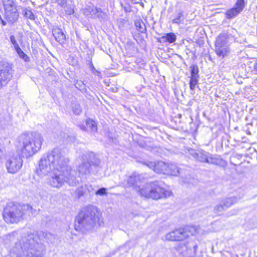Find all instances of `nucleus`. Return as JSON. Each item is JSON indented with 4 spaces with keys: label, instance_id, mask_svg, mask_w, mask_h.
<instances>
[{
    "label": "nucleus",
    "instance_id": "1",
    "mask_svg": "<svg viewBox=\"0 0 257 257\" xmlns=\"http://www.w3.org/2000/svg\"><path fill=\"white\" fill-rule=\"evenodd\" d=\"M69 162L61 149L55 148L42 157L37 173L39 176L49 175L48 184L53 188L59 189L65 183L75 186L78 180L74 176V171L68 165Z\"/></svg>",
    "mask_w": 257,
    "mask_h": 257
},
{
    "label": "nucleus",
    "instance_id": "2",
    "mask_svg": "<svg viewBox=\"0 0 257 257\" xmlns=\"http://www.w3.org/2000/svg\"><path fill=\"white\" fill-rule=\"evenodd\" d=\"M103 218L97 207L89 206L81 211L75 219V228L78 231L90 230L103 224Z\"/></svg>",
    "mask_w": 257,
    "mask_h": 257
},
{
    "label": "nucleus",
    "instance_id": "3",
    "mask_svg": "<svg viewBox=\"0 0 257 257\" xmlns=\"http://www.w3.org/2000/svg\"><path fill=\"white\" fill-rule=\"evenodd\" d=\"M42 250L41 244L38 242V237L30 234L17 243L10 254L12 257H42Z\"/></svg>",
    "mask_w": 257,
    "mask_h": 257
},
{
    "label": "nucleus",
    "instance_id": "4",
    "mask_svg": "<svg viewBox=\"0 0 257 257\" xmlns=\"http://www.w3.org/2000/svg\"><path fill=\"white\" fill-rule=\"evenodd\" d=\"M18 147L22 156L28 158L33 156L40 150L43 138L41 134L34 132L21 135L18 138Z\"/></svg>",
    "mask_w": 257,
    "mask_h": 257
},
{
    "label": "nucleus",
    "instance_id": "5",
    "mask_svg": "<svg viewBox=\"0 0 257 257\" xmlns=\"http://www.w3.org/2000/svg\"><path fill=\"white\" fill-rule=\"evenodd\" d=\"M164 183L161 181L148 183L138 190L140 194L145 198L158 200L170 196L172 193L165 189Z\"/></svg>",
    "mask_w": 257,
    "mask_h": 257
},
{
    "label": "nucleus",
    "instance_id": "6",
    "mask_svg": "<svg viewBox=\"0 0 257 257\" xmlns=\"http://www.w3.org/2000/svg\"><path fill=\"white\" fill-rule=\"evenodd\" d=\"M35 210L29 204H13L9 209H6L4 213V218L8 223L19 222L26 213L33 214Z\"/></svg>",
    "mask_w": 257,
    "mask_h": 257
},
{
    "label": "nucleus",
    "instance_id": "7",
    "mask_svg": "<svg viewBox=\"0 0 257 257\" xmlns=\"http://www.w3.org/2000/svg\"><path fill=\"white\" fill-rule=\"evenodd\" d=\"M77 161L79 164L77 170L80 177L89 174L91 165H97L99 163L93 153L83 155L78 158Z\"/></svg>",
    "mask_w": 257,
    "mask_h": 257
},
{
    "label": "nucleus",
    "instance_id": "8",
    "mask_svg": "<svg viewBox=\"0 0 257 257\" xmlns=\"http://www.w3.org/2000/svg\"><path fill=\"white\" fill-rule=\"evenodd\" d=\"M228 38L227 33H221L215 43V53L217 56L224 58L230 53L228 45Z\"/></svg>",
    "mask_w": 257,
    "mask_h": 257
},
{
    "label": "nucleus",
    "instance_id": "9",
    "mask_svg": "<svg viewBox=\"0 0 257 257\" xmlns=\"http://www.w3.org/2000/svg\"><path fill=\"white\" fill-rule=\"evenodd\" d=\"M23 163L21 157L19 154H14L7 159L6 169L9 173L15 174L21 169Z\"/></svg>",
    "mask_w": 257,
    "mask_h": 257
},
{
    "label": "nucleus",
    "instance_id": "10",
    "mask_svg": "<svg viewBox=\"0 0 257 257\" xmlns=\"http://www.w3.org/2000/svg\"><path fill=\"white\" fill-rule=\"evenodd\" d=\"M243 197V194L238 196H232L223 199L220 203L215 207L214 210L217 213H220L231 207L232 205L238 202Z\"/></svg>",
    "mask_w": 257,
    "mask_h": 257
},
{
    "label": "nucleus",
    "instance_id": "11",
    "mask_svg": "<svg viewBox=\"0 0 257 257\" xmlns=\"http://www.w3.org/2000/svg\"><path fill=\"white\" fill-rule=\"evenodd\" d=\"M11 66L7 62H0V88L6 85L12 77Z\"/></svg>",
    "mask_w": 257,
    "mask_h": 257
},
{
    "label": "nucleus",
    "instance_id": "12",
    "mask_svg": "<svg viewBox=\"0 0 257 257\" xmlns=\"http://www.w3.org/2000/svg\"><path fill=\"white\" fill-rule=\"evenodd\" d=\"M144 164L157 173L166 174V173H168L167 171L168 164L163 162H148Z\"/></svg>",
    "mask_w": 257,
    "mask_h": 257
},
{
    "label": "nucleus",
    "instance_id": "13",
    "mask_svg": "<svg viewBox=\"0 0 257 257\" xmlns=\"http://www.w3.org/2000/svg\"><path fill=\"white\" fill-rule=\"evenodd\" d=\"M244 7V0H237L234 5V7L226 12V18L228 19H231L237 16L242 11Z\"/></svg>",
    "mask_w": 257,
    "mask_h": 257
},
{
    "label": "nucleus",
    "instance_id": "14",
    "mask_svg": "<svg viewBox=\"0 0 257 257\" xmlns=\"http://www.w3.org/2000/svg\"><path fill=\"white\" fill-rule=\"evenodd\" d=\"M188 152L189 154L197 161L202 163H208L209 160V158H210V153L203 150L197 152L192 149H188Z\"/></svg>",
    "mask_w": 257,
    "mask_h": 257
},
{
    "label": "nucleus",
    "instance_id": "15",
    "mask_svg": "<svg viewBox=\"0 0 257 257\" xmlns=\"http://www.w3.org/2000/svg\"><path fill=\"white\" fill-rule=\"evenodd\" d=\"M4 8L7 16L13 14L15 18H17L18 15L16 12V6L13 0H2Z\"/></svg>",
    "mask_w": 257,
    "mask_h": 257
},
{
    "label": "nucleus",
    "instance_id": "16",
    "mask_svg": "<svg viewBox=\"0 0 257 257\" xmlns=\"http://www.w3.org/2000/svg\"><path fill=\"white\" fill-rule=\"evenodd\" d=\"M194 227L191 228L189 231L187 229L180 228L174 230V232H178L175 234V238H176V241H180L185 239L190 236V235H192L193 233H190V231L191 230H194Z\"/></svg>",
    "mask_w": 257,
    "mask_h": 257
},
{
    "label": "nucleus",
    "instance_id": "17",
    "mask_svg": "<svg viewBox=\"0 0 257 257\" xmlns=\"http://www.w3.org/2000/svg\"><path fill=\"white\" fill-rule=\"evenodd\" d=\"M142 177L141 175L134 173L132 175L130 176L127 179V186H138L139 182L142 181Z\"/></svg>",
    "mask_w": 257,
    "mask_h": 257
},
{
    "label": "nucleus",
    "instance_id": "18",
    "mask_svg": "<svg viewBox=\"0 0 257 257\" xmlns=\"http://www.w3.org/2000/svg\"><path fill=\"white\" fill-rule=\"evenodd\" d=\"M208 164H214L220 166H224L226 165V162L222 158L219 157H215L210 154V156Z\"/></svg>",
    "mask_w": 257,
    "mask_h": 257
},
{
    "label": "nucleus",
    "instance_id": "19",
    "mask_svg": "<svg viewBox=\"0 0 257 257\" xmlns=\"http://www.w3.org/2000/svg\"><path fill=\"white\" fill-rule=\"evenodd\" d=\"M208 164H214L220 166H224L226 165V162L222 158L219 157H215L210 154V156Z\"/></svg>",
    "mask_w": 257,
    "mask_h": 257
},
{
    "label": "nucleus",
    "instance_id": "20",
    "mask_svg": "<svg viewBox=\"0 0 257 257\" xmlns=\"http://www.w3.org/2000/svg\"><path fill=\"white\" fill-rule=\"evenodd\" d=\"M176 37L174 33H166L165 36H162L160 39L161 43L168 42L169 43H173L175 41Z\"/></svg>",
    "mask_w": 257,
    "mask_h": 257
},
{
    "label": "nucleus",
    "instance_id": "21",
    "mask_svg": "<svg viewBox=\"0 0 257 257\" xmlns=\"http://www.w3.org/2000/svg\"><path fill=\"white\" fill-rule=\"evenodd\" d=\"M187 252L185 254L187 257H193L195 255L197 250V245L195 243H192V245H189L186 247Z\"/></svg>",
    "mask_w": 257,
    "mask_h": 257
},
{
    "label": "nucleus",
    "instance_id": "22",
    "mask_svg": "<svg viewBox=\"0 0 257 257\" xmlns=\"http://www.w3.org/2000/svg\"><path fill=\"white\" fill-rule=\"evenodd\" d=\"M167 171L168 173H166V174L172 176H177L179 173L178 167L176 165L173 164L168 165Z\"/></svg>",
    "mask_w": 257,
    "mask_h": 257
},
{
    "label": "nucleus",
    "instance_id": "23",
    "mask_svg": "<svg viewBox=\"0 0 257 257\" xmlns=\"http://www.w3.org/2000/svg\"><path fill=\"white\" fill-rule=\"evenodd\" d=\"M135 25L136 29L139 32H145L146 31V25L143 21L141 19H138L135 21Z\"/></svg>",
    "mask_w": 257,
    "mask_h": 257
},
{
    "label": "nucleus",
    "instance_id": "24",
    "mask_svg": "<svg viewBox=\"0 0 257 257\" xmlns=\"http://www.w3.org/2000/svg\"><path fill=\"white\" fill-rule=\"evenodd\" d=\"M178 233V232H174V230L171 231L167 233L164 237L162 238L163 240H168L175 241H176V238H175V234Z\"/></svg>",
    "mask_w": 257,
    "mask_h": 257
},
{
    "label": "nucleus",
    "instance_id": "25",
    "mask_svg": "<svg viewBox=\"0 0 257 257\" xmlns=\"http://www.w3.org/2000/svg\"><path fill=\"white\" fill-rule=\"evenodd\" d=\"M55 40L61 44L64 43L66 40V36L64 33H52Z\"/></svg>",
    "mask_w": 257,
    "mask_h": 257
},
{
    "label": "nucleus",
    "instance_id": "26",
    "mask_svg": "<svg viewBox=\"0 0 257 257\" xmlns=\"http://www.w3.org/2000/svg\"><path fill=\"white\" fill-rule=\"evenodd\" d=\"M86 126L92 132H96L97 131V126L96 122L91 119H88L86 121Z\"/></svg>",
    "mask_w": 257,
    "mask_h": 257
},
{
    "label": "nucleus",
    "instance_id": "27",
    "mask_svg": "<svg viewBox=\"0 0 257 257\" xmlns=\"http://www.w3.org/2000/svg\"><path fill=\"white\" fill-rule=\"evenodd\" d=\"M198 83V77H190L189 86L191 90H194Z\"/></svg>",
    "mask_w": 257,
    "mask_h": 257
},
{
    "label": "nucleus",
    "instance_id": "28",
    "mask_svg": "<svg viewBox=\"0 0 257 257\" xmlns=\"http://www.w3.org/2000/svg\"><path fill=\"white\" fill-rule=\"evenodd\" d=\"M184 20L182 12H179L176 17L172 19V22L175 24H179Z\"/></svg>",
    "mask_w": 257,
    "mask_h": 257
},
{
    "label": "nucleus",
    "instance_id": "29",
    "mask_svg": "<svg viewBox=\"0 0 257 257\" xmlns=\"http://www.w3.org/2000/svg\"><path fill=\"white\" fill-rule=\"evenodd\" d=\"M25 16L30 20H35V16L31 10H26L25 11Z\"/></svg>",
    "mask_w": 257,
    "mask_h": 257
},
{
    "label": "nucleus",
    "instance_id": "30",
    "mask_svg": "<svg viewBox=\"0 0 257 257\" xmlns=\"http://www.w3.org/2000/svg\"><path fill=\"white\" fill-rule=\"evenodd\" d=\"M15 50L19 55V56L23 59H25L26 57H27V56L24 53V52L21 49L20 47H18L15 48Z\"/></svg>",
    "mask_w": 257,
    "mask_h": 257
},
{
    "label": "nucleus",
    "instance_id": "31",
    "mask_svg": "<svg viewBox=\"0 0 257 257\" xmlns=\"http://www.w3.org/2000/svg\"><path fill=\"white\" fill-rule=\"evenodd\" d=\"M95 194L97 195L103 196L107 194L106 189L101 188L96 191Z\"/></svg>",
    "mask_w": 257,
    "mask_h": 257
},
{
    "label": "nucleus",
    "instance_id": "32",
    "mask_svg": "<svg viewBox=\"0 0 257 257\" xmlns=\"http://www.w3.org/2000/svg\"><path fill=\"white\" fill-rule=\"evenodd\" d=\"M198 68L195 66H193L192 68L191 72V76L190 77H199L198 75Z\"/></svg>",
    "mask_w": 257,
    "mask_h": 257
},
{
    "label": "nucleus",
    "instance_id": "33",
    "mask_svg": "<svg viewBox=\"0 0 257 257\" xmlns=\"http://www.w3.org/2000/svg\"><path fill=\"white\" fill-rule=\"evenodd\" d=\"M73 111L76 114H79L81 112V109L79 105H76L73 108Z\"/></svg>",
    "mask_w": 257,
    "mask_h": 257
},
{
    "label": "nucleus",
    "instance_id": "34",
    "mask_svg": "<svg viewBox=\"0 0 257 257\" xmlns=\"http://www.w3.org/2000/svg\"><path fill=\"white\" fill-rule=\"evenodd\" d=\"M67 0H56L58 5L62 8H65Z\"/></svg>",
    "mask_w": 257,
    "mask_h": 257
},
{
    "label": "nucleus",
    "instance_id": "35",
    "mask_svg": "<svg viewBox=\"0 0 257 257\" xmlns=\"http://www.w3.org/2000/svg\"><path fill=\"white\" fill-rule=\"evenodd\" d=\"M85 10H87L88 11L91 10V11L90 12V14L91 16H94L95 15H96V13H98L99 12V11L98 9H95V10H94L93 9H91L89 7L86 8Z\"/></svg>",
    "mask_w": 257,
    "mask_h": 257
},
{
    "label": "nucleus",
    "instance_id": "36",
    "mask_svg": "<svg viewBox=\"0 0 257 257\" xmlns=\"http://www.w3.org/2000/svg\"><path fill=\"white\" fill-rule=\"evenodd\" d=\"M11 42L13 44L15 49L19 47L18 44L17 43L15 38L14 36H11L10 37Z\"/></svg>",
    "mask_w": 257,
    "mask_h": 257
},
{
    "label": "nucleus",
    "instance_id": "37",
    "mask_svg": "<svg viewBox=\"0 0 257 257\" xmlns=\"http://www.w3.org/2000/svg\"><path fill=\"white\" fill-rule=\"evenodd\" d=\"M74 12V10L71 8H68L67 10H66V13L68 15H71L73 14Z\"/></svg>",
    "mask_w": 257,
    "mask_h": 257
},
{
    "label": "nucleus",
    "instance_id": "38",
    "mask_svg": "<svg viewBox=\"0 0 257 257\" xmlns=\"http://www.w3.org/2000/svg\"><path fill=\"white\" fill-rule=\"evenodd\" d=\"M253 71L257 74V61L254 64Z\"/></svg>",
    "mask_w": 257,
    "mask_h": 257
},
{
    "label": "nucleus",
    "instance_id": "39",
    "mask_svg": "<svg viewBox=\"0 0 257 257\" xmlns=\"http://www.w3.org/2000/svg\"><path fill=\"white\" fill-rule=\"evenodd\" d=\"M3 156V150L0 148V161L2 159Z\"/></svg>",
    "mask_w": 257,
    "mask_h": 257
},
{
    "label": "nucleus",
    "instance_id": "40",
    "mask_svg": "<svg viewBox=\"0 0 257 257\" xmlns=\"http://www.w3.org/2000/svg\"><path fill=\"white\" fill-rule=\"evenodd\" d=\"M125 21V22H127V21H125V20H122V19H120V21Z\"/></svg>",
    "mask_w": 257,
    "mask_h": 257
}]
</instances>
